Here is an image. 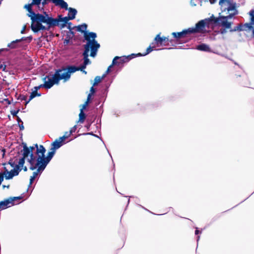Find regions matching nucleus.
Returning a JSON list of instances; mask_svg holds the SVG:
<instances>
[{"mask_svg":"<svg viewBox=\"0 0 254 254\" xmlns=\"http://www.w3.org/2000/svg\"><path fill=\"white\" fill-rule=\"evenodd\" d=\"M209 0L210 2L211 3H212V4L214 3L217 1V0ZM220 1H221V0H219V4L220 6H221V2H220ZM224 2L225 3V4L226 5H227V6H229L230 5H232V4L235 3V2H233V1H232L230 0H224Z\"/></svg>","mask_w":254,"mask_h":254,"instance_id":"23","label":"nucleus"},{"mask_svg":"<svg viewBox=\"0 0 254 254\" xmlns=\"http://www.w3.org/2000/svg\"><path fill=\"white\" fill-rule=\"evenodd\" d=\"M226 29H225L224 28L221 29L220 30V33H221L222 34H224L226 33L227 32V31H226Z\"/></svg>","mask_w":254,"mask_h":254,"instance_id":"36","label":"nucleus"},{"mask_svg":"<svg viewBox=\"0 0 254 254\" xmlns=\"http://www.w3.org/2000/svg\"><path fill=\"white\" fill-rule=\"evenodd\" d=\"M5 101L7 102L8 104H10V101L8 99H5Z\"/></svg>","mask_w":254,"mask_h":254,"instance_id":"49","label":"nucleus"},{"mask_svg":"<svg viewBox=\"0 0 254 254\" xmlns=\"http://www.w3.org/2000/svg\"><path fill=\"white\" fill-rule=\"evenodd\" d=\"M23 170L24 171H27V167H24V168H23Z\"/></svg>","mask_w":254,"mask_h":254,"instance_id":"50","label":"nucleus"},{"mask_svg":"<svg viewBox=\"0 0 254 254\" xmlns=\"http://www.w3.org/2000/svg\"><path fill=\"white\" fill-rule=\"evenodd\" d=\"M23 122L21 124H19V127L20 130H23L24 128Z\"/></svg>","mask_w":254,"mask_h":254,"instance_id":"40","label":"nucleus"},{"mask_svg":"<svg viewBox=\"0 0 254 254\" xmlns=\"http://www.w3.org/2000/svg\"><path fill=\"white\" fill-rule=\"evenodd\" d=\"M199 238H200V236H197V242H198L199 241Z\"/></svg>","mask_w":254,"mask_h":254,"instance_id":"52","label":"nucleus"},{"mask_svg":"<svg viewBox=\"0 0 254 254\" xmlns=\"http://www.w3.org/2000/svg\"><path fill=\"white\" fill-rule=\"evenodd\" d=\"M71 134V133L70 132V131H66L64 133V134L63 136L60 137V139L62 141H64L65 139L69 137Z\"/></svg>","mask_w":254,"mask_h":254,"instance_id":"27","label":"nucleus"},{"mask_svg":"<svg viewBox=\"0 0 254 254\" xmlns=\"http://www.w3.org/2000/svg\"><path fill=\"white\" fill-rule=\"evenodd\" d=\"M1 67H2V64H0V68H1Z\"/></svg>","mask_w":254,"mask_h":254,"instance_id":"55","label":"nucleus"},{"mask_svg":"<svg viewBox=\"0 0 254 254\" xmlns=\"http://www.w3.org/2000/svg\"><path fill=\"white\" fill-rule=\"evenodd\" d=\"M64 141H62L60 139V137L59 139H56L53 143L52 149L56 151V149L61 147L63 144Z\"/></svg>","mask_w":254,"mask_h":254,"instance_id":"19","label":"nucleus"},{"mask_svg":"<svg viewBox=\"0 0 254 254\" xmlns=\"http://www.w3.org/2000/svg\"><path fill=\"white\" fill-rule=\"evenodd\" d=\"M22 157L19 159V165L21 167H23L25 163V160L26 159L27 162L29 163L30 167L29 168L31 170H34L37 168V171L34 172L33 175L31 176L34 178H36L39 174H41L45 169H40L41 164L39 165L38 164V161L36 160V157L31 152L29 147L27 146L26 143L23 144V149L21 150Z\"/></svg>","mask_w":254,"mask_h":254,"instance_id":"2","label":"nucleus"},{"mask_svg":"<svg viewBox=\"0 0 254 254\" xmlns=\"http://www.w3.org/2000/svg\"><path fill=\"white\" fill-rule=\"evenodd\" d=\"M87 25L85 23L79 25L77 27V30L84 33V37L87 43L89 41H92V40L96 41L95 40L97 37V34L95 32H88L86 30Z\"/></svg>","mask_w":254,"mask_h":254,"instance_id":"11","label":"nucleus"},{"mask_svg":"<svg viewBox=\"0 0 254 254\" xmlns=\"http://www.w3.org/2000/svg\"><path fill=\"white\" fill-rule=\"evenodd\" d=\"M31 3L33 5H36L39 9H41V3L42 0H32Z\"/></svg>","mask_w":254,"mask_h":254,"instance_id":"26","label":"nucleus"},{"mask_svg":"<svg viewBox=\"0 0 254 254\" xmlns=\"http://www.w3.org/2000/svg\"><path fill=\"white\" fill-rule=\"evenodd\" d=\"M29 148L31 150V152L34 154V152L36 151V160L38 161L37 164H41L40 169H45L46 167L53 157L56 151L51 148V151L48 152L47 157H45V153L46 149L42 145L39 146L37 144H34L32 146H30Z\"/></svg>","mask_w":254,"mask_h":254,"instance_id":"3","label":"nucleus"},{"mask_svg":"<svg viewBox=\"0 0 254 254\" xmlns=\"http://www.w3.org/2000/svg\"><path fill=\"white\" fill-rule=\"evenodd\" d=\"M27 39H28L30 41H31L32 39V36H29L28 37H26Z\"/></svg>","mask_w":254,"mask_h":254,"instance_id":"47","label":"nucleus"},{"mask_svg":"<svg viewBox=\"0 0 254 254\" xmlns=\"http://www.w3.org/2000/svg\"><path fill=\"white\" fill-rule=\"evenodd\" d=\"M27 39L26 37H22V38L20 39H17V40H19V42L22 41L26 40Z\"/></svg>","mask_w":254,"mask_h":254,"instance_id":"44","label":"nucleus"},{"mask_svg":"<svg viewBox=\"0 0 254 254\" xmlns=\"http://www.w3.org/2000/svg\"><path fill=\"white\" fill-rule=\"evenodd\" d=\"M64 9L65 10H68V15L69 16V18H70V19L72 20L75 18V15H76L77 12L76 9L71 8V7L68 8L67 4V8H64Z\"/></svg>","mask_w":254,"mask_h":254,"instance_id":"18","label":"nucleus"},{"mask_svg":"<svg viewBox=\"0 0 254 254\" xmlns=\"http://www.w3.org/2000/svg\"><path fill=\"white\" fill-rule=\"evenodd\" d=\"M9 188V186H5V185H3V188Z\"/></svg>","mask_w":254,"mask_h":254,"instance_id":"53","label":"nucleus"},{"mask_svg":"<svg viewBox=\"0 0 254 254\" xmlns=\"http://www.w3.org/2000/svg\"><path fill=\"white\" fill-rule=\"evenodd\" d=\"M84 51L83 53L84 63L83 64L80 66L82 70L84 69L87 65L90 63V61L88 59L90 50H91L90 56L95 57L97 55L98 49L100 47V45L97 41H89L88 43H86V44L84 45Z\"/></svg>","mask_w":254,"mask_h":254,"instance_id":"5","label":"nucleus"},{"mask_svg":"<svg viewBox=\"0 0 254 254\" xmlns=\"http://www.w3.org/2000/svg\"><path fill=\"white\" fill-rule=\"evenodd\" d=\"M19 109H18V110H11L10 111V113L13 116V117H15V116H16L17 117V114H18V113L19 112Z\"/></svg>","mask_w":254,"mask_h":254,"instance_id":"31","label":"nucleus"},{"mask_svg":"<svg viewBox=\"0 0 254 254\" xmlns=\"http://www.w3.org/2000/svg\"><path fill=\"white\" fill-rule=\"evenodd\" d=\"M90 100H88V98L87 99V101L85 102V103L82 105V107L80 110H82L83 111L88 105Z\"/></svg>","mask_w":254,"mask_h":254,"instance_id":"32","label":"nucleus"},{"mask_svg":"<svg viewBox=\"0 0 254 254\" xmlns=\"http://www.w3.org/2000/svg\"><path fill=\"white\" fill-rule=\"evenodd\" d=\"M41 87H43V84H41V85H39V86H35V87H34V89H35V90H36V92H37V91H38L39 89H40V88Z\"/></svg>","mask_w":254,"mask_h":254,"instance_id":"35","label":"nucleus"},{"mask_svg":"<svg viewBox=\"0 0 254 254\" xmlns=\"http://www.w3.org/2000/svg\"><path fill=\"white\" fill-rule=\"evenodd\" d=\"M249 14L250 16V22L249 23H246L244 24H240L234 27L233 28L231 27L229 29V31L231 32L235 31H247L252 32V36L254 37V8L251 9Z\"/></svg>","mask_w":254,"mask_h":254,"instance_id":"6","label":"nucleus"},{"mask_svg":"<svg viewBox=\"0 0 254 254\" xmlns=\"http://www.w3.org/2000/svg\"><path fill=\"white\" fill-rule=\"evenodd\" d=\"M17 122L18 123V124H20V123H22V122H23L21 119L18 116H17Z\"/></svg>","mask_w":254,"mask_h":254,"instance_id":"41","label":"nucleus"},{"mask_svg":"<svg viewBox=\"0 0 254 254\" xmlns=\"http://www.w3.org/2000/svg\"><path fill=\"white\" fill-rule=\"evenodd\" d=\"M154 41L155 43H156L157 44H160L161 45H162L163 44V42H170V43L173 42V40H169V38L167 37H160V33L156 35L155 38H154Z\"/></svg>","mask_w":254,"mask_h":254,"instance_id":"16","label":"nucleus"},{"mask_svg":"<svg viewBox=\"0 0 254 254\" xmlns=\"http://www.w3.org/2000/svg\"><path fill=\"white\" fill-rule=\"evenodd\" d=\"M41 94L38 93V92H36V90L33 91L30 95L29 99L26 101L25 105H26L33 98L35 97L36 96H40Z\"/></svg>","mask_w":254,"mask_h":254,"instance_id":"22","label":"nucleus"},{"mask_svg":"<svg viewBox=\"0 0 254 254\" xmlns=\"http://www.w3.org/2000/svg\"><path fill=\"white\" fill-rule=\"evenodd\" d=\"M19 42V40H14L7 45V47L10 49H15L18 47L17 43Z\"/></svg>","mask_w":254,"mask_h":254,"instance_id":"24","label":"nucleus"},{"mask_svg":"<svg viewBox=\"0 0 254 254\" xmlns=\"http://www.w3.org/2000/svg\"><path fill=\"white\" fill-rule=\"evenodd\" d=\"M81 71H82V72H83V73H85V74H86V73H87V72H86L84 69H83V70H81Z\"/></svg>","mask_w":254,"mask_h":254,"instance_id":"51","label":"nucleus"},{"mask_svg":"<svg viewBox=\"0 0 254 254\" xmlns=\"http://www.w3.org/2000/svg\"><path fill=\"white\" fill-rule=\"evenodd\" d=\"M94 86L93 85L91 88H90V93L88 95V96H87V98H88V100H90V98H91V96L95 93V90L93 87Z\"/></svg>","mask_w":254,"mask_h":254,"instance_id":"30","label":"nucleus"},{"mask_svg":"<svg viewBox=\"0 0 254 254\" xmlns=\"http://www.w3.org/2000/svg\"><path fill=\"white\" fill-rule=\"evenodd\" d=\"M50 1L52 2L56 6H60L61 8H67V2L64 0H42L41 10H43L44 6Z\"/></svg>","mask_w":254,"mask_h":254,"instance_id":"13","label":"nucleus"},{"mask_svg":"<svg viewBox=\"0 0 254 254\" xmlns=\"http://www.w3.org/2000/svg\"><path fill=\"white\" fill-rule=\"evenodd\" d=\"M18 99L20 100L21 101H25V102L27 101V97L23 95H20Z\"/></svg>","mask_w":254,"mask_h":254,"instance_id":"33","label":"nucleus"},{"mask_svg":"<svg viewBox=\"0 0 254 254\" xmlns=\"http://www.w3.org/2000/svg\"><path fill=\"white\" fill-rule=\"evenodd\" d=\"M201 233V232L199 230H198L197 229V228H196V230L195 231V235H197V234H198L199 233Z\"/></svg>","mask_w":254,"mask_h":254,"instance_id":"45","label":"nucleus"},{"mask_svg":"<svg viewBox=\"0 0 254 254\" xmlns=\"http://www.w3.org/2000/svg\"><path fill=\"white\" fill-rule=\"evenodd\" d=\"M95 136L96 137H99V136L97 135H96V134H95Z\"/></svg>","mask_w":254,"mask_h":254,"instance_id":"56","label":"nucleus"},{"mask_svg":"<svg viewBox=\"0 0 254 254\" xmlns=\"http://www.w3.org/2000/svg\"><path fill=\"white\" fill-rule=\"evenodd\" d=\"M61 70H57L52 75H47L43 78L44 83L43 87L47 89L51 88L55 84H58L60 80L63 79L60 75Z\"/></svg>","mask_w":254,"mask_h":254,"instance_id":"8","label":"nucleus"},{"mask_svg":"<svg viewBox=\"0 0 254 254\" xmlns=\"http://www.w3.org/2000/svg\"><path fill=\"white\" fill-rule=\"evenodd\" d=\"M191 33L190 32V28L188 29H185L183 30L182 32H173L172 33V35L173 36V37L176 39L177 40L178 39L185 37L187 34Z\"/></svg>","mask_w":254,"mask_h":254,"instance_id":"15","label":"nucleus"},{"mask_svg":"<svg viewBox=\"0 0 254 254\" xmlns=\"http://www.w3.org/2000/svg\"><path fill=\"white\" fill-rule=\"evenodd\" d=\"M136 55L132 54L131 55L128 56L127 57L126 56H123V57H115L112 62L113 64L115 65H120V64H122L128 62L130 60H131L132 58H133L135 57Z\"/></svg>","mask_w":254,"mask_h":254,"instance_id":"12","label":"nucleus"},{"mask_svg":"<svg viewBox=\"0 0 254 254\" xmlns=\"http://www.w3.org/2000/svg\"><path fill=\"white\" fill-rule=\"evenodd\" d=\"M107 74V73H106V72H105L102 76H101V77H103V79L104 78Z\"/></svg>","mask_w":254,"mask_h":254,"instance_id":"48","label":"nucleus"},{"mask_svg":"<svg viewBox=\"0 0 254 254\" xmlns=\"http://www.w3.org/2000/svg\"><path fill=\"white\" fill-rule=\"evenodd\" d=\"M79 120L78 122L80 123H83L84 122V120L85 119V115L83 112V111L82 110H80V113L79 114Z\"/></svg>","mask_w":254,"mask_h":254,"instance_id":"25","label":"nucleus"},{"mask_svg":"<svg viewBox=\"0 0 254 254\" xmlns=\"http://www.w3.org/2000/svg\"><path fill=\"white\" fill-rule=\"evenodd\" d=\"M20 197H14L13 199H12L11 201L8 199L5 200L4 201H0V209H4L7 207H9L8 205L10 203L13 204V201L15 199H19Z\"/></svg>","mask_w":254,"mask_h":254,"instance_id":"17","label":"nucleus"},{"mask_svg":"<svg viewBox=\"0 0 254 254\" xmlns=\"http://www.w3.org/2000/svg\"><path fill=\"white\" fill-rule=\"evenodd\" d=\"M103 79V77H101L100 76H97L94 79V83L93 86L97 85L98 83L100 82Z\"/></svg>","mask_w":254,"mask_h":254,"instance_id":"28","label":"nucleus"},{"mask_svg":"<svg viewBox=\"0 0 254 254\" xmlns=\"http://www.w3.org/2000/svg\"><path fill=\"white\" fill-rule=\"evenodd\" d=\"M25 29H26V26L24 25L22 28V29L21 30V34H24V32H25Z\"/></svg>","mask_w":254,"mask_h":254,"instance_id":"42","label":"nucleus"},{"mask_svg":"<svg viewBox=\"0 0 254 254\" xmlns=\"http://www.w3.org/2000/svg\"><path fill=\"white\" fill-rule=\"evenodd\" d=\"M58 70H61L60 71V75L64 81L69 80L71 73H74L78 70H82L80 66L77 67L74 65L68 66L66 68H62Z\"/></svg>","mask_w":254,"mask_h":254,"instance_id":"9","label":"nucleus"},{"mask_svg":"<svg viewBox=\"0 0 254 254\" xmlns=\"http://www.w3.org/2000/svg\"><path fill=\"white\" fill-rule=\"evenodd\" d=\"M19 166H16V167L13 168L10 171H8L6 167H4V174L5 179L9 180L11 179L14 176H17L21 169H19Z\"/></svg>","mask_w":254,"mask_h":254,"instance_id":"14","label":"nucleus"},{"mask_svg":"<svg viewBox=\"0 0 254 254\" xmlns=\"http://www.w3.org/2000/svg\"><path fill=\"white\" fill-rule=\"evenodd\" d=\"M69 39H64V43L65 45H67L69 43Z\"/></svg>","mask_w":254,"mask_h":254,"instance_id":"43","label":"nucleus"},{"mask_svg":"<svg viewBox=\"0 0 254 254\" xmlns=\"http://www.w3.org/2000/svg\"><path fill=\"white\" fill-rule=\"evenodd\" d=\"M243 85L244 86H248V84H244Z\"/></svg>","mask_w":254,"mask_h":254,"instance_id":"54","label":"nucleus"},{"mask_svg":"<svg viewBox=\"0 0 254 254\" xmlns=\"http://www.w3.org/2000/svg\"><path fill=\"white\" fill-rule=\"evenodd\" d=\"M154 42H152L150 45L149 46V47H148L146 49V52L144 53V54H141V53H138L137 54V56H145L147 55H148V54H149L150 52H151L154 48H155V47L152 46L153 44H154Z\"/></svg>","mask_w":254,"mask_h":254,"instance_id":"21","label":"nucleus"},{"mask_svg":"<svg viewBox=\"0 0 254 254\" xmlns=\"http://www.w3.org/2000/svg\"><path fill=\"white\" fill-rule=\"evenodd\" d=\"M34 180H35V178H34L33 177H30V184H29V187H30V186L32 185V184L33 183V182L34 181Z\"/></svg>","mask_w":254,"mask_h":254,"instance_id":"39","label":"nucleus"},{"mask_svg":"<svg viewBox=\"0 0 254 254\" xmlns=\"http://www.w3.org/2000/svg\"><path fill=\"white\" fill-rule=\"evenodd\" d=\"M212 17L210 18L201 20L195 24V27L190 28L191 33L202 32L205 27H208L210 22H212Z\"/></svg>","mask_w":254,"mask_h":254,"instance_id":"10","label":"nucleus"},{"mask_svg":"<svg viewBox=\"0 0 254 254\" xmlns=\"http://www.w3.org/2000/svg\"><path fill=\"white\" fill-rule=\"evenodd\" d=\"M8 164H9L13 168L16 167V166H19V167H21L19 165V164L18 165L16 164L15 161H14L13 159L9 160V161H8Z\"/></svg>","mask_w":254,"mask_h":254,"instance_id":"29","label":"nucleus"},{"mask_svg":"<svg viewBox=\"0 0 254 254\" xmlns=\"http://www.w3.org/2000/svg\"><path fill=\"white\" fill-rule=\"evenodd\" d=\"M85 134H86V135H93V136H95V134H94L93 132H88V133H85Z\"/></svg>","mask_w":254,"mask_h":254,"instance_id":"46","label":"nucleus"},{"mask_svg":"<svg viewBox=\"0 0 254 254\" xmlns=\"http://www.w3.org/2000/svg\"><path fill=\"white\" fill-rule=\"evenodd\" d=\"M44 14H46V18L44 23L46 24L47 26H45V28L42 29V30L49 31L51 28L59 25V23L60 21L64 22V24L62 26L64 27L69 20H71L68 15V16L63 17L61 15H59L58 18H54L50 16L46 12H44Z\"/></svg>","mask_w":254,"mask_h":254,"instance_id":"7","label":"nucleus"},{"mask_svg":"<svg viewBox=\"0 0 254 254\" xmlns=\"http://www.w3.org/2000/svg\"><path fill=\"white\" fill-rule=\"evenodd\" d=\"M33 5L31 2L25 4L24 8L26 9L29 12L28 16L30 17L32 21L31 25V28L34 33H37L42 29H45V26L42 24L44 23L46 14H42L40 13H35L32 9V7Z\"/></svg>","mask_w":254,"mask_h":254,"instance_id":"4","label":"nucleus"},{"mask_svg":"<svg viewBox=\"0 0 254 254\" xmlns=\"http://www.w3.org/2000/svg\"><path fill=\"white\" fill-rule=\"evenodd\" d=\"M76 127H77L76 125L71 127L69 130L70 132H71V134L74 132L76 129Z\"/></svg>","mask_w":254,"mask_h":254,"instance_id":"34","label":"nucleus"},{"mask_svg":"<svg viewBox=\"0 0 254 254\" xmlns=\"http://www.w3.org/2000/svg\"><path fill=\"white\" fill-rule=\"evenodd\" d=\"M196 49L199 51L204 52H210L211 50L208 45L205 44H201L197 46Z\"/></svg>","mask_w":254,"mask_h":254,"instance_id":"20","label":"nucleus"},{"mask_svg":"<svg viewBox=\"0 0 254 254\" xmlns=\"http://www.w3.org/2000/svg\"><path fill=\"white\" fill-rule=\"evenodd\" d=\"M115 65V64H113V63H112V64H111V65H110L108 67V68L107 70H106V73H108L110 71L111 68H112V67L113 65Z\"/></svg>","mask_w":254,"mask_h":254,"instance_id":"38","label":"nucleus"},{"mask_svg":"<svg viewBox=\"0 0 254 254\" xmlns=\"http://www.w3.org/2000/svg\"><path fill=\"white\" fill-rule=\"evenodd\" d=\"M127 202H128V203H129V199H128V201H127Z\"/></svg>","mask_w":254,"mask_h":254,"instance_id":"57","label":"nucleus"},{"mask_svg":"<svg viewBox=\"0 0 254 254\" xmlns=\"http://www.w3.org/2000/svg\"><path fill=\"white\" fill-rule=\"evenodd\" d=\"M190 4L191 5V6H195L196 5V3L194 2V0H191L190 1Z\"/></svg>","mask_w":254,"mask_h":254,"instance_id":"37","label":"nucleus"},{"mask_svg":"<svg viewBox=\"0 0 254 254\" xmlns=\"http://www.w3.org/2000/svg\"><path fill=\"white\" fill-rule=\"evenodd\" d=\"M224 0H221V9L222 12H226V14H229L227 16H219L218 17H215L212 16V22L213 23L224 28L225 29H229L231 28L232 24V22H229V19L232 18L233 16L238 14V10L236 9V4L234 3L227 6L224 2Z\"/></svg>","mask_w":254,"mask_h":254,"instance_id":"1","label":"nucleus"}]
</instances>
